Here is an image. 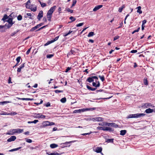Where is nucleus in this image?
<instances>
[{
  "mask_svg": "<svg viewBox=\"0 0 155 155\" xmlns=\"http://www.w3.org/2000/svg\"><path fill=\"white\" fill-rule=\"evenodd\" d=\"M43 12L42 11H41L39 12L38 15V19L40 20L41 18L43 17Z\"/></svg>",
  "mask_w": 155,
  "mask_h": 155,
  "instance_id": "nucleus-14",
  "label": "nucleus"
},
{
  "mask_svg": "<svg viewBox=\"0 0 155 155\" xmlns=\"http://www.w3.org/2000/svg\"><path fill=\"white\" fill-rule=\"evenodd\" d=\"M6 21L8 22V23L10 24V26H12L14 23V22L12 21V19L10 18H8Z\"/></svg>",
  "mask_w": 155,
  "mask_h": 155,
  "instance_id": "nucleus-17",
  "label": "nucleus"
},
{
  "mask_svg": "<svg viewBox=\"0 0 155 155\" xmlns=\"http://www.w3.org/2000/svg\"><path fill=\"white\" fill-rule=\"evenodd\" d=\"M77 2V0H74L73 1V3L71 6V7H72L74 6L75 4H76Z\"/></svg>",
  "mask_w": 155,
  "mask_h": 155,
  "instance_id": "nucleus-52",
  "label": "nucleus"
},
{
  "mask_svg": "<svg viewBox=\"0 0 155 155\" xmlns=\"http://www.w3.org/2000/svg\"><path fill=\"white\" fill-rule=\"evenodd\" d=\"M39 2H40V4L41 7H42L43 8L46 6V5L45 3H42L40 1H39Z\"/></svg>",
  "mask_w": 155,
  "mask_h": 155,
  "instance_id": "nucleus-39",
  "label": "nucleus"
},
{
  "mask_svg": "<svg viewBox=\"0 0 155 155\" xmlns=\"http://www.w3.org/2000/svg\"><path fill=\"white\" fill-rule=\"evenodd\" d=\"M58 12L59 13H61V7H59L58 9Z\"/></svg>",
  "mask_w": 155,
  "mask_h": 155,
  "instance_id": "nucleus-63",
  "label": "nucleus"
},
{
  "mask_svg": "<svg viewBox=\"0 0 155 155\" xmlns=\"http://www.w3.org/2000/svg\"><path fill=\"white\" fill-rule=\"evenodd\" d=\"M145 114L143 113H138L134 114H130L127 116V118H138L144 116Z\"/></svg>",
  "mask_w": 155,
  "mask_h": 155,
  "instance_id": "nucleus-2",
  "label": "nucleus"
},
{
  "mask_svg": "<svg viewBox=\"0 0 155 155\" xmlns=\"http://www.w3.org/2000/svg\"><path fill=\"white\" fill-rule=\"evenodd\" d=\"M99 77L102 81H104V76H99Z\"/></svg>",
  "mask_w": 155,
  "mask_h": 155,
  "instance_id": "nucleus-53",
  "label": "nucleus"
},
{
  "mask_svg": "<svg viewBox=\"0 0 155 155\" xmlns=\"http://www.w3.org/2000/svg\"><path fill=\"white\" fill-rule=\"evenodd\" d=\"M59 37V36H57V37H56L53 40H51V42L50 43H53V42H54V41H56L57 40L58 38ZM49 44V43H47L46 44H45V45H48Z\"/></svg>",
  "mask_w": 155,
  "mask_h": 155,
  "instance_id": "nucleus-24",
  "label": "nucleus"
},
{
  "mask_svg": "<svg viewBox=\"0 0 155 155\" xmlns=\"http://www.w3.org/2000/svg\"><path fill=\"white\" fill-rule=\"evenodd\" d=\"M98 124L99 125H101V126H104V122L99 123Z\"/></svg>",
  "mask_w": 155,
  "mask_h": 155,
  "instance_id": "nucleus-61",
  "label": "nucleus"
},
{
  "mask_svg": "<svg viewBox=\"0 0 155 155\" xmlns=\"http://www.w3.org/2000/svg\"><path fill=\"white\" fill-rule=\"evenodd\" d=\"M19 30H18L16 31H15L11 34V36H14L19 31Z\"/></svg>",
  "mask_w": 155,
  "mask_h": 155,
  "instance_id": "nucleus-44",
  "label": "nucleus"
},
{
  "mask_svg": "<svg viewBox=\"0 0 155 155\" xmlns=\"http://www.w3.org/2000/svg\"><path fill=\"white\" fill-rule=\"evenodd\" d=\"M47 57L48 58H51V57L53 56V54H49L47 55Z\"/></svg>",
  "mask_w": 155,
  "mask_h": 155,
  "instance_id": "nucleus-48",
  "label": "nucleus"
},
{
  "mask_svg": "<svg viewBox=\"0 0 155 155\" xmlns=\"http://www.w3.org/2000/svg\"><path fill=\"white\" fill-rule=\"evenodd\" d=\"M25 67L24 66V63L21 65L19 68H18L17 69V72H20L21 71V70L22 69L24 68Z\"/></svg>",
  "mask_w": 155,
  "mask_h": 155,
  "instance_id": "nucleus-25",
  "label": "nucleus"
},
{
  "mask_svg": "<svg viewBox=\"0 0 155 155\" xmlns=\"http://www.w3.org/2000/svg\"><path fill=\"white\" fill-rule=\"evenodd\" d=\"M21 148V147H19L17 148H15L13 149H11L9 150V152H13L15 151H16L19 150Z\"/></svg>",
  "mask_w": 155,
  "mask_h": 155,
  "instance_id": "nucleus-35",
  "label": "nucleus"
},
{
  "mask_svg": "<svg viewBox=\"0 0 155 155\" xmlns=\"http://www.w3.org/2000/svg\"><path fill=\"white\" fill-rule=\"evenodd\" d=\"M65 11H67L68 12H70L71 13H72L73 12V11L72 10L68 8H66Z\"/></svg>",
  "mask_w": 155,
  "mask_h": 155,
  "instance_id": "nucleus-43",
  "label": "nucleus"
},
{
  "mask_svg": "<svg viewBox=\"0 0 155 155\" xmlns=\"http://www.w3.org/2000/svg\"><path fill=\"white\" fill-rule=\"evenodd\" d=\"M95 109L94 108H83V112L85 111H93Z\"/></svg>",
  "mask_w": 155,
  "mask_h": 155,
  "instance_id": "nucleus-19",
  "label": "nucleus"
},
{
  "mask_svg": "<svg viewBox=\"0 0 155 155\" xmlns=\"http://www.w3.org/2000/svg\"><path fill=\"white\" fill-rule=\"evenodd\" d=\"M110 124H110V127H118V125H117V124H115L114 123H111Z\"/></svg>",
  "mask_w": 155,
  "mask_h": 155,
  "instance_id": "nucleus-34",
  "label": "nucleus"
},
{
  "mask_svg": "<svg viewBox=\"0 0 155 155\" xmlns=\"http://www.w3.org/2000/svg\"><path fill=\"white\" fill-rule=\"evenodd\" d=\"M94 35V33L93 32H91L89 33L87 36L88 37H90L93 36Z\"/></svg>",
  "mask_w": 155,
  "mask_h": 155,
  "instance_id": "nucleus-38",
  "label": "nucleus"
},
{
  "mask_svg": "<svg viewBox=\"0 0 155 155\" xmlns=\"http://www.w3.org/2000/svg\"><path fill=\"white\" fill-rule=\"evenodd\" d=\"M30 0H28L25 4V7L27 8L30 9L31 7L33 6V4H30Z\"/></svg>",
  "mask_w": 155,
  "mask_h": 155,
  "instance_id": "nucleus-10",
  "label": "nucleus"
},
{
  "mask_svg": "<svg viewBox=\"0 0 155 155\" xmlns=\"http://www.w3.org/2000/svg\"><path fill=\"white\" fill-rule=\"evenodd\" d=\"M18 99L22 100H25V101H32L34 99L33 98H17Z\"/></svg>",
  "mask_w": 155,
  "mask_h": 155,
  "instance_id": "nucleus-21",
  "label": "nucleus"
},
{
  "mask_svg": "<svg viewBox=\"0 0 155 155\" xmlns=\"http://www.w3.org/2000/svg\"><path fill=\"white\" fill-rule=\"evenodd\" d=\"M40 27V25H37L36 26H35L32 28H31L30 31H34L35 30H36V29H37V28H39V27Z\"/></svg>",
  "mask_w": 155,
  "mask_h": 155,
  "instance_id": "nucleus-22",
  "label": "nucleus"
},
{
  "mask_svg": "<svg viewBox=\"0 0 155 155\" xmlns=\"http://www.w3.org/2000/svg\"><path fill=\"white\" fill-rule=\"evenodd\" d=\"M54 91H55V93H58L62 92H63V91L57 90H55Z\"/></svg>",
  "mask_w": 155,
  "mask_h": 155,
  "instance_id": "nucleus-54",
  "label": "nucleus"
},
{
  "mask_svg": "<svg viewBox=\"0 0 155 155\" xmlns=\"http://www.w3.org/2000/svg\"><path fill=\"white\" fill-rule=\"evenodd\" d=\"M37 9L36 6L35 5H33V6L31 7L29 9H31V11L35 12L37 10Z\"/></svg>",
  "mask_w": 155,
  "mask_h": 155,
  "instance_id": "nucleus-15",
  "label": "nucleus"
},
{
  "mask_svg": "<svg viewBox=\"0 0 155 155\" xmlns=\"http://www.w3.org/2000/svg\"><path fill=\"white\" fill-rule=\"evenodd\" d=\"M140 29V28H139L137 30L134 31L132 33V34H134L136 32H137L139 31Z\"/></svg>",
  "mask_w": 155,
  "mask_h": 155,
  "instance_id": "nucleus-55",
  "label": "nucleus"
},
{
  "mask_svg": "<svg viewBox=\"0 0 155 155\" xmlns=\"http://www.w3.org/2000/svg\"><path fill=\"white\" fill-rule=\"evenodd\" d=\"M84 24V23H81L77 24L76 25V27H78L82 26Z\"/></svg>",
  "mask_w": 155,
  "mask_h": 155,
  "instance_id": "nucleus-50",
  "label": "nucleus"
},
{
  "mask_svg": "<svg viewBox=\"0 0 155 155\" xmlns=\"http://www.w3.org/2000/svg\"><path fill=\"white\" fill-rule=\"evenodd\" d=\"M92 84L93 86L95 87H99L100 85V83L98 81L97 82V84H96L95 82H93L92 83Z\"/></svg>",
  "mask_w": 155,
  "mask_h": 155,
  "instance_id": "nucleus-29",
  "label": "nucleus"
},
{
  "mask_svg": "<svg viewBox=\"0 0 155 155\" xmlns=\"http://www.w3.org/2000/svg\"><path fill=\"white\" fill-rule=\"evenodd\" d=\"M34 117L36 118H44L45 116L41 113H35L34 114Z\"/></svg>",
  "mask_w": 155,
  "mask_h": 155,
  "instance_id": "nucleus-6",
  "label": "nucleus"
},
{
  "mask_svg": "<svg viewBox=\"0 0 155 155\" xmlns=\"http://www.w3.org/2000/svg\"><path fill=\"white\" fill-rule=\"evenodd\" d=\"M38 122V120H35L34 121H29L28 122V124L34 123L36 124Z\"/></svg>",
  "mask_w": 155,
  "mask_h": 155,
  "instance_id": "nucleus-37",
  "label": "nucleus"
},
{
  "mask_svg": "<svg viewBox=\"0 0 155 155\" xmlns=\"http://www.w3.org/2000/svg\"><path fill=\"white\" fill-rule=\"evenodd\" d=\"M61 101L62 103H64L66 101V99L65 97H64L61 99Z\"/></svg>",
  "mask_w": 155,
  "mask_h": 155,
  "instance_id": "nucleus-42",
  "label": "nucleus"
},
{
  "mask_svg": "<svg viewBox=\"0 0 155 155\" xmlns=\"http://www.w3.org/2000/svg\"><path fill=\"white\" fill-rule=\"evenodd\" d=\"M125 5H123L121 7H120L119 8V10H118V11L120 12H121L122 10H123V9L125 8Z\"/></svg>",
  "mask_w": 155,
  "mask_h": 155,
  "instance_id": "nucleus-33",
  "label": "nucleus"
},
{
  "mask_svg": "<svg viewBox=\"0 0 155 155\" xmlns=\"http://www.w3.org/2000/svg\"><path fill=\"white\" fill-rule=\"evenodd\" d=\"M71 69V67H68L67 69H66V70L65 71V72H68V71L69 70H70Z\"/></svg>",
  "mask_w": 155,
  "mask_h": 155,
  "instance_id": "nucleus-58",
  "label": "nucleus"
},
{
  "mask_svg": "<svg viewBox=\"0 0 155 155\" xmlns=\"http://www.w3.org/2000/svg\"><path fill=\"white\" fill-rule=\"evenodd\" d=\"M23 131V129H15V132L16 133L19 134L22 133Z\"/></svg>",
  "mask_w": 155,
  "mask_h": 155,
  "instance_id": "nucleus-26",
  "label": "nucleus"
},
{
  "mask_svg": "<svg viewBox=\"0 0 155 155\" xmlns=\"http://www.w3.org/2000/svg\"><path fill=\"white\" fill-rule=\"evenodd\" d=\"M47 154L49 155H61V154L58 153H47Z\"/></svg>",
  "mask_w": 155,
  "mask_h": 155,
  "instance_id": "nucleus-28",
  "label": "nucleus"
},
{
  "mask_svg": "<svg viewBox=\"0 0 155 155\" xmlns=\"http://www.w3.org/2000/svg\"><path fill=\"white\" fill-rule=\"evenodd\" d=\"M88 120L93 121H103V119L100 117H94L89 118Z\"/></svg>",
  "mask_w": 155,
  "mask_h": 155,
  "instance_id": "nucleus-3",
  "label": "nucleus"
},
{
  "mask_svg": "<svg viewBox=\"0 0 155 155\" xmlns=\"http://www.w3.org/2000/svg\"><path fill=\"white\" fill-rule=\"evenodd\" d=\"M27 15L28 16H29V18L30 19H32L31 17L32 16V15L31 13H27Z\"/></svg>",
  "mask_w": 155,
  "mask_h": 155,
  "instance_id": "nucleus-59",
  "label": "nucleus"
},
{
  "mask_svg": "<svg viewBox=\"0 0 155 155\" xmlns=\"http://www.w3.org/2000/svg\"><path fill=\"white\" fill-rule=\"evenodd\" d=\"M17 114V113L16 112H12L10 113H6L5 114H0V115H14Z\"/></svg>",
  "mask_w": 155,
  "mask_h": 155,
  "instance_id": "nucleus-20",
  "label": "nucleus"
},
{
  "mask_svg": "<svg viewBox=\"0 0 155 155\" xmlns=\"http://www.w3.org/2000/svg\"><path fill=\"white\" fill-rule=\"evenodd\" d=\"M74 51L72 50H71V52L68 53V55H71V54H73Z\"/></svg>",
  "mask_w": 155,
  "mask_h": 155,
  "instance_id": "nucleus-60",
  "label": "nucleus"
},
{
  "mask_svg": "<svg viewBox=\"0 0 155 155\" xmlns=\"http://www.w3.org/2000/svg\"><path fill=\"white\" fill-rule=\"evenodd\" d=\"M20 59H21V57H18L16 59V60L17 61V62H18V63H19V61H20Z\"/></svg>",
  "mask_w": 155,
  "mask_h": 155,
  "instance_id": "nucleus-56",
  "label": "nucleus"
},
{
  "mask_svg": "<svg viewBox=\"0 0 155 155\" xmlns=\"http://www.w3.org/2000/svg\"><path fill=\"white\" fill-rule=\"evenodd\" d=\"M143 83L145 85H148V83L147 79L146 78H144L143 80Z\"/></svg>",
  "mask_w": 155,
  "mask_h": 155,
  "instance_id": "nucleus-40",
  "label": "nucleus"
},
{
  "mask_svg": "<svg viewBox=\"0 0 155 155\" xmlns=\"http://www.w3.org/2000/svg\"><path fill=\"white\" fill-rule=\"evenodd\" d=\"M142 107L144 108H149L150 107V108H153L154 107V106L151 103H147L143 104Z\"/></svg>",
  "mask_w": 155,
  "mask_h": 155,
  "instance_id": "nucleus-4",
  "label": "nucleus"
},
{
  "mask_svg": "<svg viewBox=\"0 0 155 155\" xmlns=\"http://www.w3.org/2000/svg\"><path fill=\"white\" fill-rule=\"evenodd\" d=\"M9 17L7 16V15H5L3 17L2 19V20L3 21H7L6 19H8L9 18Z\"/></svg>",
  "mask_w": 155,
  "mask_h": 155,
  "instance_id": "nucleus-27",
  "label": "nucleus"
},
{
  "mask_svg": "<svg viewBox=\"0 0 155 155\" xmlns=\"http://www.w3.org/2000/svg\"><path fill=\"white\" fill-rule=\"evenodd\" d=\"M130 52L132 53H136L137 52V51L136 50H132Z\"/></svg>",
  "mask_w": 155,
  "mask_h": 155,
  "instance_id": "nucleus-64",
  "label": "nucleus"
},
{
  "mask_svg": "<svg viewBox=\"0 0 155 155\" xmlns=\"http://www.w3.org/2000/svg\"><path fill=\"white\" fill-rule=\"evenodd\" d=\"M94 79H95V81L96 82L97 80H98V78L96 76H94L92 77H89L88 78L87 80V81H88L89 82H91L92 81H94Z\"/></svg>",
  "mask_w": 155,
  "mask_h": 155,
  "instance_id": "nucleus-9",
  "label": "nucleus"
},
{
  "mask_svg": "<svg viewBox=\"0 0 155 155\" xmlns=\"http://www.w3.org/2000/svg\"><path fill=\"white\" fill-rule=\"evenodd\" d=\"M72 31H70L68 33L64 34L63 35L64 37H66L68 35L70 34L72 32Z\"/></svg>",
  "mask_w": 155,
  "mask_h": 155,
  "instance_id": "nucleus-47",
  "label": "nucleus"
},
{
  "mask_svg": "<svg viewBox=\"0 0 155 155\" xmlns=\"http://www.w3.org/2000/svg\"><path fill=\"white\" fill-rule=\"evenodd\" d=\"M16 133L15 132V129H13L11 130L8 134L11 135H13Z\"/></svg>",
  "mask_w": 155,
  "mask_h": 155,
  "instance_id": "nucleus-18",
  "label": "nucleus"
},
{
  "mask_svg": "<svg viewBox=\"0 0 155 155\" xmlns=\"http://www.w3.org/2000/svg\"><path fill=\"white\" fill-rule=\"evenodd\" d=\"M111 123L104 122V126H110Z\"/></svg>",
  "mask_w": 155,
  "mask_h": 155,
  "instance_id": "nucleus-51",
  "label": "nucleus"
},
{
  "mask_svg": "<svg viewBox=\"0 0 155 155\" xmlns=\"http://www.w3.org/2000/svg\"><path fill=\"white\" fill-rule=\"evenodd\" d=\"M113 139H108L107 140V142H113Z\"/></svg>",
  "mask_w": 155,
  "mask_h": 155,
  "instance_id": "nucleus-57",
  "label": "nucleus"
},
{
  "mask_svg": "<svg viewBox=\"0 0 155 155\" xmlns=\"http://www.w3.org/2000/svg\"><path fill=\"white\" fill-rule=\"evenodd\" d=\"M70 19L72 20L71 22L74 21L76 20V18L72 16L70 17Z\"/></svg>",
  "mask_w": 155,
  "mask_h": 155,
  "instance_id": "nucleus-49",
  "label": "nucleus"
},
{
  "mask_svg": "<svg viewBox=\"0 0 155 155\" xmlns=\"http://www.w3.org/2000/svg\"><path fill=\"white\" fill-rule=\"evenodd\" d=\"M16 137L15 136H12L7 140V141L8 142H11L13 141L16 139Z\"/></svg>",
  "mask_w": 155,
  "mask_h": 155,
  "instance_id": "nucleus-13",
  "label": "nucleus"
},
{
  "mask_svg": "<svg viewBox=\"0 0 155 155\" xmlns=\"http://www.w3.org/2000/svg\"><path fill=\"white\" fill-rule=\"evenodd\" d=\"M102 148L101 147H97L94 149V151L97 153H100L102 150Z\"/></svg>",
  "mask_w": 155,
  "mask_h": 155,
  "instance_id": "nucleus-12",
  "label": "nucleus"
},
{
  "mask_svg": "<svg viewBox=\"0 0 155 155\" xmlns=\"http://www.w3.org/2000/svg\"><path fill=\"white\" fill-rule=\"evenodd\" d=\"M56 8V6H54L51 8L48 11L47 14V18L49 21H51L52 14L55 10Z\"/></svg>",
  "mask_w": 155,
  "mask_h": 155,
  "instance_id": "nucleus-1",
  "label": "nucleus"
},
{
  "mask_svg": "<svg viewBox=\"0 0 155 155\" xmlns=\"http://www.w3.org/2000/svg\"><path fill=\"white\" fill-rule=\"evenodd\" d=\"M75 141V140L70 141L69 142H66L64 143H60V144L61 145V147L62 148H64L65 147H67V145L70 144L72 143H74Z\"/></svg>",
  "mask_w": 155,
  "mask_h": 155,
  "instance_id": "nucleus-7",
  "label": "nucleus"
},
{
  "mask_svg": "<svg viewBox=\"0 0 155 155\" xmlns=\"http://www.w3.org/2000/svg\"><path fill=\"white\" fill-rule=\"evenodd\" d=\"M145 112L147 114L152 113L153 112H155V108L151 109L150 108H149L145 110Z\"/></svg>",
  "mask_w": 155,
  "mask_h": 155,
  "instance_id": "nucleus-11",
  "label": "nucleus"
},
{
  "mask_svg": "<svg viewBox=\"0 0 155 155\" xmlns=\"http://www.w3.org/2000/svg\"><path fill=\"white\" fill-rule=\"evenodd\" d=\"M87 88L88 89L91 90L92 91H94L96 89V88H92L91 87H90V86H89L88 85H87Z\"/></svg>",
  "mask_w": 155,
  "mask_h": 155,
  "instance_id": "nucleus-36",
  "label": "nucleus"
},
{
  "mask_svg": "<svg viewBox=\"0 0 155 155\" xmlns=\"http://www.w3.org/2000/svg\"><path fill=\"white\" fill-rule=\"evenodd\" d=\"M81 112H83V109H80L78 110H75L74 111L73 113H80Z\"/></svg>",
  "mask_w": 155,
  "mask_h": 155,
  "instance_id": "nucleus-23",
  "label": "nucleus"
},
{
  "mask_svg": "<svg viewBox=\"0 0 155 155\" xmlns=\"http://www.w3.org/2000/svg\"><path fill=\"white\" fill-rule=\"evenodd\" d=\"M97 129L99 130H102L104 131H111V128L107 127H98Z\"/></svg>",
  "mask_w": 155,
  "mask_h": 155,
  "instance_id": "nucleus-8",
  "label": "nucleus"
},
{
  "mask_svg": "<svg viewBox=\"0 0 155 155\" xmlns=\"http://www.w3.org/2000/svg\"><path fill=\"white\" fill-rule=\"evenodd\" d=\"M137 8V12L139 13L140 14L142 13V12L141 10V7L140 6H138Z\"/></svg>",
  "mask_w": 155,
  "mask_h": 155,
  "instance_id": "nucleus-32",
  "label": "nucleus"
},
{
  "mask_svg": "<svg viewBox=\"0 0 155 155\" xmlns=\"http://www.w3.org/2000/svg\"><path fill=\"white\" fill-rule=\"evenodd\" d=\"M42 125L43 127H45L54 125H55V123L52 122H50L48 121H45L42 123Z\"/></svg>",
  "mask_w": 155,
  "mask_h": 155,
  "instance_id": "nucleus-5",
  "label": "nucleus"
},
{
  "mask_svg": "<svg viewBox=\"0 0 155 155\" xmlns=\"http://www.w3.org/2000/svg\"><path fill=\"white\" fill-rule=\"evenodd\" d=\"M119 38V36H116L114 38V40L115 41L117 39H118Z\"/></svg>",
  "mask_w": 155,
  "mask_h": 155,
  "instance_id": "nucleus-62",
  "label": "nucleus"
},
{
  "mask_svg": "<svg viewBox=\"0 0 155 155\" xmlns=\"http://www.w3.org/2000/svg\"><path fill=\"white\" fill-rule=\"evenodd\" d=\"M127 131L126 130H121L120 131V135L124 136L126 133Z\"/></svg>",
  "mask_w": 155,
  "mask_h": 155,
  "instance_id": "nucleus-31",
  "label": "nucleus"
},
{
  "mask_svg": "<svg viewBox=\"0 0 155 155\" xmlns=\"http://www.w3.org/2000/svg\"><path fill=\"white\" fill-rule=\"evenodd\" d=\"M50 147L52 148H54L58 147V145L56 144L53 143L50 144Z\"/></svg>",
  "mask_w": 155,
  "mask_h": 155,
  "instance_id": "nucleus-30",
  "label": "nucleus"
},
{
  "mask_svg": "<svg viewBox=\"0 0 155 155\" xmlns=\"http://www.w3.org/2000/svg\"><path fill=\"white\" fill-rule=\"evenodd\" d=\"M103 7V5H98L96 6L93 9V11L94 12H95L97 10H98L101 8Z\"/></svg>",
  "mask_w": 155,
  "mask_h": 155,
  "instance_id": "nucleus-16",
  "label": "nucleus"
},
{
  "mask_svg": "<svg viewBox=\"0 0 155 155\" xmlns=\"http://www.w3.org/2000/svg\"><path fill=\"white\" fill-rule=\"evenodd\" d=\"M22 17L21 15H19L17 17V19L19 21L21 20L22 19Z\"/></svg>",
  "mask_w": 155,
  "mask_h": 155,
  "instance_id": "nucleus-45",
  "label": "nucleus"
},
{
  "mask_svg": "<svg viewBox=\"0 0 155 155\" xmlns=\"http://www.w3.org/2000/svg\"><path fill=\"white\" fill-rule=\"evenodd\" d=\"M11 102L9 101H4L3 102H0V105H4V104H7V103H11Z\"/></svg>",
  "mask_w": 155,
  "mask_h": 155,
  "instance_id": "nucleus-41",
  "label": "nucleus"
},
{
  "mask_svg": "<svg viewBox=\"0 0 155 155\" xmlns=\"http://www.w3.org/2000/svg\"><path fill=\"white\" fill-rule=\"evenodd\" d=\"M26 141L29 143H31L32 142V140L29 139L28 138H25V139Z\"/></svg>",
  "mask_w": 155,
  "mask_h": 155,
  "instance_id": "nucleus-46",
  "label": "nucleus"
}]
</instances>
